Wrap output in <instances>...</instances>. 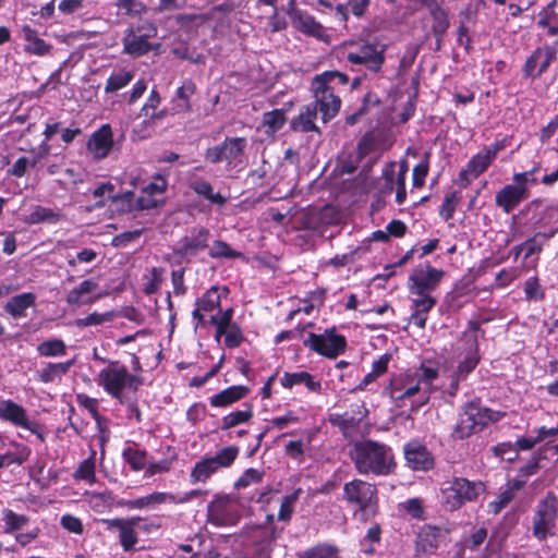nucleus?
<instances>
[{"instance_id":"338daca9","label":"nucleus","mask_w":558,"mask_h":558,"mask_svg":"<svg viewBox=\"0 0 558 558\" xmlns=\"http://www.w3.org/2000/svg\"><path fill=\"white\" fill-rule=\"evenodd\" d=\"M143 233V229H136L132 231H125L118 235H116L112 240V244L114 246H123L128 244L129 242H132L136 239H138Z\"/></svg>"},{"instance_id":"aec40b11","label":"nucleus","mask_w":558,"mask_h":558,"mask_svg":"<svg viewBox=\"0 0 558 558\" xmlns=\"http://www.w3.org/2000/svg\"><path fill=\"white\" fill-rule=\"evenodd\" d=\"M148 39L142 34H137L133 27L129 28L122 39L123 52L137 58L148 53L150 50L158 49L159 45L154 47Z\"/></svg>"},{"instance_id":"3c124183","label":"nucleus","mask_w":558,"mask_h":558,"mask_svg":"<svg viewBox=\"0 0 558 558\" xmlns=\"http://www.w3.org/2000/svg\"><path fill=\"white\" fill-rule=\"evenodd\" d=\"M114 317V314L111 312L106 313H92L84 318H78L75 320V325L77 327H87L93 325H100L107 322H111Z\"/></svg>"},{"instance_id":"72a5a7b5","label":"nucleus","mask_w":558,"mask_h":558,"mask_svg":"<svg viewBox=\"0 0 558 558\" xmlns=\"http://www.w3.org/2000/svg\"><path fill=\"white\" fill-rule=\"evenodd\" d=\"M74 364V360L61 363H48L46 367L38 372L40 381L48 384L56 379L57 376L64 375Z\"/></svg>"},{"instance_id":"4c0bfd02","label":"nucleus","mask_w":558,"mask_h":558,"mask_svg":"<svg viewBox=\"0 0 558 558\" xmlns=\"http://www.w3.org/2000/svg\"><path fill=\"white\" fill-rule=\"evenodd\" d=\"M134 77V73L132 71L121 69L118 72L111 74L107 80L105 86V93H114L131 83Z\"/></svg>"},{"instance_id":"1a4fd4ad","label":"nucleus","mask_w":558,"mask_h":558,"mask_svg":"<svg viewBox=\"0 0 558 558\" xmlns=\"http://www.w3.org/2000/svg\"><path fill=\"white\" fill-rule=\"evenodd\" d=\"M240 518L235 498L229 495H216L207 506V522L215 526H228Z\"/></svg>"},{"instance_id":"0eeeda50","label":"nucleus","mask_w":558,"mask_h":558,"mask_svg":"<svg viewBox=\"0 0 558 558\" xmlns=\"http://www.w3.org/2000/svg\"><path fill=\"white\" fill-rule=\"evenodd\" d=\"M482 482H471L463 477H456L450 487L445 490L446 505L450 510H457L465 502H471L484 492Z\"/></svg>"},{"instance_id":"4d7b16f0","label":"nucleus","mask_w":558,"mask_h":558,"mask_svg":"<svg viewBox=\"0 0 558 558\" xmlns=\"http://www.w3.org/2000/svg\"><path fill=\"white\" fill-rule=\"evenodd\" d=\"M494 452L497 457H500L501 459L509 462L514 461L519 457L515 445L511 442L498 444L494 447Z\"/></svg>"},{"instance_id":"680f3d73","label":"nucleus","mask_w":558,"mask_h":558,"mask_svg":"<svg viewBox=\"0 0 558 558\" xmlns=\"http://www.w3.org/2000/svg\"><path fill=\"white\" fill-rule=\"evenodd\" d=\"M244 340L243 333L238 325L233 324L228 328L225 337V343L228 348H236Z\"/></svg>"},{"instance_id":"473e14b6","label":"nucleus","mask_w":558,"mask_h":558,"mask_svg":"<svg viewBox=\"0 0 558 558\" xmlns=\"http://www.w3.org/2000/svg\"><path fill=\"white\" fill-rule=\"evenodd\" d=\"M414 378L423 385V396L420 401V403L423 404L429 399L433 383L438 378V371L434 367L421 365V367L414 372Z\"/></svg>"},{"instance_id":"c03bdc74","label":"nucleus","mask_w":558,"mask_h":558,"mask_svg":"<svg viewBox=\"0 0 558 558\" xmlns=\"http://www.w3.org/2000/svg\"><path fill=\"white\" fill-rule=\"evenodd\" d=\"M208 255L211 258H235L239 257L241 253L232 250L225 241L216 240L214 241Z\"/></svg>"},{"instance_id":"774afa93","label":"nucleus","mask_w":558,"mask_h":558,"mask_svg":"<svg viewBox=\"0 0 558 558\" xmlns=\"http://www.w3.org/2000/svg\"><path fill=\"white\" fill-rule=\"evenodd\" d=\"M514 498V495L512 494V490H509L508 488L499 494L497 500L490 502V508L493 509L494 513H498L502 508H505L512 499Z\"/></svg>"},{"instance_id":"bb28decb","label":"nucleus","mask_w":558,"mask_h":558,"mask_svg":"<svg viewBox=\"0 0 558 558\" xmlns=\"http://www.w3.org/2000/svg\"><path fill=\"white\" fill-rule=\"evenodd\" d=\"M304 384L308 390L319 392L322 384L314 380L313 376L307 372L288 373L286 372L281 378V385L284 388L291 389L295 385Z\"/></svg>"},{"instance_id":"6e6d98bb","label":"nucleus","mask_w":558,"mask_h":558,"mask_svg":"<svg viewBox=\"0 0 558 558\" xmlns=\"http://www.w3.org/2000/svg\"><path fill=\"white\" fill-rule=\"evenodd\" d=\"M457 204H458L457 193L452 192V193L447 194L445 196V199H444L442 205L439 210L440 217L446 221L451 219L453 217Z\"/></svg>"},{"instance_id":"864d4df0","label":"nucleus","mask_w":558,"mask_h":558,"mask_svg":"<svg viewBox=\"0 0 558 558\" xmlns=\"http://www.w3.org/2000/svg\"><path fill=\"white\" fill-rule=\"evenodd\" d=\"M264 472L257 469L250 468L243 475L235 482V488H245L252 484L262 482Z\"/></svg>"},{"instance_id":"412c9836","label":"nucleus","mask_w":558,"mask_h":558,"mask_svg":"<svg viewBox=\"0 0 558 558\" xmlns=\"http://www.w3.org/2000/svg\"><path fill=\"white\" fill-rule=\"evenodd\" d=\"M493 162L490 156H488L483 149L478 151L468 162L466 167L459 173V182L465 187L470 182L482 174Z\"/></svg>"},{"instance_id":"7c9ffc66","label":"nucleus","mask_w":558,"mask_h":558,"mask_svg":"<svg viewBox=\"0 0 558 558\" xmlns=\"http://www.w3.org/2000/svg\"><path fill=\"white\" fill-rule=\"evenodd\" d=\"M135 520L125 521L122 519H114L110 525L119 530V539L124 550H130L137 543L136 532L133 527Z\"/></svg>"},{"instance_id":"8fccbe9b","label":"nucleus","mask_w":558,"mask_h":558,"mask_svg":"<svg viewBox=\"0 0 558 558\" xmlns=\"http://www.w3.org/2000/svg\"><path fill=\"white\" fill-rule=\"evenodd\" d=\"M123 457L134 471H141L146 465V453L144 451L129 447L123 451Z\"/></svg>"},{"instance_id":"4be33fe9","label":"nucleus","mask_w":558,"mask_h":558,"mask_svg":"<svg viewBox=\"0 0 558 558\" xmlns=\"http://www.w3.org/2000/svg\"><path fill=\"white\" fill-rule=\"evenodd\" d=\"M88 149L97 159H102L108 156L112 147V133L108 124L102 125L96 131L88 141Z\"/></svg>"},{"instance_id":"79ce46f5","label":"nucleus","mask_w":558,"mask_h":558,"mask_svg":"<svg viewBox=\"0 0 558 558\" xmlns=\"http://www.w3.org/2000/svg\"><path fill=\"white\" fill-rule=\"evenodd\" d=\"M429 291H420V293H411L412 308L418 312H429L436 304V299L432 296Z\"/></svg>"},{"instance_id":"58836bf2","label":"nucleus","mask_w":558,"mask_h":558,"mask_svg":"<svg viewBox=\"0 0 558 558\" xmlns=\"http://www.w3.org/2000/svg\"><path fill=\"white\" fill-rule=\"evenodd\" d=\"M550 235L538 232L533 238L526 240L519 246H515L517 254L520 251H524V257L527 258L531 255L537 254L542 251L544 243L549 239Z\"/></svg>"},{"instance_id":"20e7f679","label":"nucleus","mask_w":558,"mask_h":558,"mask_svg":"<svg viewBox=\"0 0 558 558\" xmlns=\"http://www.w3.org/2000/svg\"><path fill=\"white\" fill-rule=\"evenodd\" d=\"M557 519L558 498L554 493L548 492L536 507L532 521L533 536L543 542L549 535H554L553 530L556 527Z\"/></svg>"},{"instance_id":"39448f33","label":"nucleus","mask_w":558,"mask_h":558,"mask_svg":"<svg viewBox=\"0 0 558 558\" xmlns=\"http://www.w3.org/2000/svg\"><path fill=\"white\" fill-rule=\"evenodd\" d=\"M239 454V448L235 446L225 447L214 457L202 459L196 462L191 471V483L206 482L220 468L230 466Z\"/></svg>"},{"instance_id":"e2e57ef3","label":"nucleus","mask_w":558,"mask_h":558,"mask_svg":"<svg viewBox=\"0 0 558 558\" xmlns=\"http://www.w3.org/2000/svg\"><path fill=\"white\" fill-rule=\"evenodd\" d=\"M524 292L527 300H542L544 298L537 278H530L525 281Z\"/></svg>"},{"instance_id":"f8f14e48","label":"nucleus","mask_w":558,"mask_h":558,"mask_svg":"<svg viewBox=\"0 0 558 558\" xmlns=\"http://www.w3.org/2000/svg\"><path fill=\"white\" fill-rule=\"evenodd\" d=\"M244 137H227L221 144L209 147L205 153V159L210 163L227 162L236 166L246 147Z\"/></svg>"},{"instance_id":"e433bc0d","label":"nucleus","mask_w":558,"mask_h":558,"mask_svg":"<svg viewBox=\"0 0 558 558\" xmlns=\"http://www.w3.org/2000/svg\"><path fill=\"white\" fill-rule=\"evenodd\" d=\"M253 417L251 405H246L244 410L230 412L221 418V429L227 430L242 423H247Z\"/></svg>"},{"instance_id":"f257e3e1","label":"nucleus","mask_w":558,"mask_h":558,"mask_svg":"<svg viewBox=\"0 0 558 558\" xmlns=\"http://www.w3.org/2000/svg\"><path fill=\"white\" fill-rule=\"evenodd\" d=\"M350 458L361 475L388 476L397 468L392 448L373 439L354 442Z\"/></svg>"},{"instance_id":"cd10ccee","label":"nucleus","mask_w":558,"mask_h":558,"mask_svg":"<svg viewBox=\"0 0 558 558\" xmlns=\"http://www.w3.org/2000/svg\"><path fill=\"white\" fill-rule=\"evenodd\" d=\"M35 294L31 292L15 295L5 303V312L14 318L23 317L25 311L35 304Z\"/></svg>"},{"instance_id":"f3484780","label":"nucleus","mask_w":558,"mask_h":558,"mask_svg":"<svg viewBox=\"0 0 558 558\" xmlns=\"http://www.w3.org/2000/svg\"><path fill=\"white\" fill-rule=\"evenodd\" d=\"M446 533L432 525L423 526L416 537V554L433 555L445 542Z\"/></svg>"},{"instance_id":"f704fd0d","label":"nucleus","mask_w":558,"mask_h":558,"mask_svg":"<svg viewBox=\"0 0 558 558\" xmlns=\"http://www.w3.org/2000/svg\"><path fill=\"white\" fill-rule=\"evenodd\" d=\"M314 80L318 86H328L335 90H337V87L347 86L349 83L348 75L339 71H326L316 75Z\"/></svg>"},{"instance_id":"5fc2aeb1","label":"nucleus","mask_w":558,"mask_h":558,"mask_svg":"<svg viewBox=\"0 0 558 558\" xmlns=\"http://www.w3.org/2000/svg\"><path fill=\"white\" fill-rule=\"evenodd\" d=\"M116 5L129 15H141L147 11V7L137 0H117Z\"/></svg>"},{"instance_id":"b1692460","label":"nucleus","mask_w":558,"mask_h":558,"mask_svg":"<svg viewBox=\"0 0 558 558\" xmlns=\"http://www.w3.org/2000/svg\"><path fill=\"white\" fill-rule=\"evenodd\" d=\"M248 392L245 386H231L219 393L213 396L209 400L210 405L215 408H225L243 399Z\"/></svg>"},{"instance_id":"09e8293b","label":"nucleus","mask_w":558,"mask_h":558,"mask_svg":"<svg viewBox=\"0 0 558 558\" xmlns=\"http://www.w3.org/2000/svg\"><path fill=\"white\" fill-rule=\"evenodd\" d=\"M196 90L195 84L191 81H186L182 86L177 89V96L180 102L177 107L182 111H190V98Z\"/></svg>"},{"instance_id":"9d476101","label":"nucleus","mask_w":558,"mask_h":558,"mask_svg":"<svg viewBox=\"0 0 558 558\" xmlns=\"http://www.w3.org/2000/svg\"><path fill=\"white\" fill-rule=\"evenodd\" d=\"M303 344L320 355L335 359L344 351L347 341L343 336L335 332V328H331L320 335L310 332Z\"/></svg>"},{"instance_id":"ddd939ff","label":"nucleus","mask_w":558,"mask_h":558,"mask_svg":"<svg viewBox=\"0 0 558 558\" xmlns=\"http://www.w3.org/2000/svg\"><path fill=\"white\" fill-rule=\"evenodd\" d=\"M0 420L11 423L14 426L25 428L35 434L44 441L41 426L28 417L26 410L12 400L0 401Z\"/></svg>"},{"instance_id":"bf43d9fd","label":"nucleus","mask_w":558,"mask_h":558,"mask_svg":"<svg viewBox=\"0 0 558 558\" xmlns=\"http://www.w3.org/2000/svg\"><path fill=\"white\" fill-rule=\"evenodd\" d=\"M75 478L93 482L95 480V464L89 459L84 460L74 473Z\"/></svg>"},{"instance_id":"9b49d317","label":"nucleus","mask_w":558,"mask_h":558,"mask_svg":"<svg viewBox=\"0 0 558 558\" xmlns=\"http://www.w3.org/2000/svg\"><path fill=\"white\" fill-rule=\"evenodd\" d=\"M377 493L375 484L359 478H354L343 486L344 500L362 511L377 505Z\"/></svg>"},{"instance_id":"a878e982","label":"nucleus","mask_w":558,"mask_h":558,"mask_svg":"<svg viewBox=\"0 0 558 558\" xmlns=\"http://www.w3.org/2000/svg\"><path fill=\"white\" fill-rule=\"evenodd\" d=\"M318 111L319 110L313 104L304 107L299 116L292 120V129L298 132H318V128L314 123Z\"/></svg>"},{"instance_id":"69168bd1","label":"nucleus","mask_w":558,"mask_h":558,"mask_svg":"<svg viewBox=\"0 0 558 558\" xmlns=\"http://www.w3.org/2000/svg\"><path fill=\"white\" fill-rule=\"evenodd\" d=\"M60 523L63 529L71 533L81 534L83 532V524L76 517L70 514L63 515Z\"/></svg>"},{"instance_id":"0e129e2a","label":"nucleus","mask_w":558,"mask_h":558,"mask_svg":"<svg viewBox=\"0 0 558 558\" xmlns=\"http://www.w3.org/2000/svg\"><path fill=\"white\" fill-rule=\"evenodd\" d=\"M296 500V495H288L282 498L278 518L281 521H289L293 512V504Z\"/></svg>"},{"instance_id":"c9c22d12","label":"nucleus","mask_w":558,"mask_h":558,"mask_svg":"<svg viewBox=\"0 0 558 558\" xmlns=\"http://www.w3.org/2000/svg\"><path fill=\"white\" fill-rule=\"evenodd\" d=\"M62 217L61 213L54 211L51 208L36 206L29 214L27 222L33 225L41 222L57 223L62 219Z\"/></svg>"},{"instance_id":"c756f323","label":"nucleus","mask_w":558,"mask_h":558,"mask_svg":"<svg viewBox=\"0 0 558 558\" xmlns=\"http://www.w3.org/2000/svg\"><path fill=\"white\" fill-rule=\"evenodd\" d=\"M189 186L197 195L203 196L213 204L223 206L227 202L225 196H222L220 193L214 192V187L209 182L201 178L191 180L189 182Z\"/></svg>"},{"instance_id":"7ed1b4c3","label":"nucleus","mask_w":558,"mask_h":558,"mask_svg":"<svg viewBox=\"0 0 558 558\" xmlns=\"http://www.w3.org/2000/svg\"><path fill=\"white\" fill-rule=\"evenodd\" d=\"M499 418V412L482 408L476 402H469L459 415V420L452 430V437L460 440L465 439L482 430L488 423L497 422Z\"/></svg>"},{"instance_id":"2f4dec72","label":"nucleus","mask_w":558,"mask_h":558,"mask_svg":"<svg viewBox=\"0 0 558 558\" xmlns=\"http://www.w3.org/2000/svg\"><path fill=\"white\" fill-rule=\"evenodd\" d=\"M421 391L423 392V385L415 378L410 379L408 375L403 381L393 383L391 397L395 400H402L404 398H411Z\"/></svg>"},{"instance_id":"ea45409f","label":"nucleus","mask_w":558,"mask_h":558,"mask_svg":"<svg viewBox=\"0 0 558 558\" xmlns=\"http://www.w3.org/2000/svg\"><path fill=\"white\" fill-rule=\"evenodd\" d=\"M37 352L40 356H62L66 352V345L61 339H50L38 344Z\"/></svg>"},{"instance_id":"6ab92c4d","label":"nucleus","mask_w":558,"mask_h":558,"mask_svg":"<svg viewBox=\"0 0 558 558\" xmlns=\"http://www.w3.org/2000/svg\"><path fill=\"white\" fill-rule=\"evenodd\" d=\"M530 195L529 189L523 186L505 185L497 192L495 203L506 214H510L521 202Z\"/></svg>"},{"instance_id":"de8ad7c7","label":"nucleus","mask_w":558,"mask_h":558,"mask_svg":"<svg viewBox=\"0 0 558 558\" xmlns=\"http://www.w3.org/2000/svg\"><path fill=\"white\" fill-rule=\"evenodd\" d=\"M3 514V520L5 522V533H12L13 531L20 530L28 523V518L26 515L16 514L10 509L4 510Z\"/></svg>"},{"instance_id":"37998d69","label":"nucleus","mask_w":558,"mask_h":558,"mask_svg":"<svg viewBox=\"0 0 558 558\" xmlns=\"http://www.w3.org/2000/svg\"><path fill=\"white\" fill-rule=\"evenodd\" d=\"M197 306L203 312H211L217 307H220V295L218 289L210 288L201 299L196 301Z\"/></svg>"},{"instance_id":"a211bd4d","label":"nucleus","mask_w":558,"mask_h":558,"mask_svg":"<svg viewBox=\"0 0 558 558\" xmlns=\"http://www.w3.org/2000/svg\"><path fill=\"white\" fill-rule=\"evenodd\" d=\"M407 465L414 471H428L434 466V458L427 448L416 441L404 446Z\"/></svg>"},{"instance_id":"dca6fc26","label":"nucleus","mask_w":558,"mask_h":558,"mask_svg":"<svg viewBox=\"0 0 558 558\" xmlns=\"http://www.w3.org/2000/svg\"><path fill=\"white\" fill-rule=\"evenodd\" d=\"M557 47L545 45L536 48L526 59L523 72L529 77H539L557 58Z\"/></svg>"},{"instance_id":"052dcab7","label":"nucleus","mask_w":558,"mask_h":558,"mask_svg":"<svg viewBox=\"0 0 558 558\" xmlns=\"http://www.w3.org/2000/svg\"><path fill=\"white\" fill-rule=\"evenodd\" d=\"M428 155H425V159L417 163L413 169V185L416 187H422L425 182V178L428 173Z\"/></svg>"},{"instance_id":"423d86ee","label":"nucleus","mask_w":558,"mask_h":558,"mask_svg":"<svg viewBox=\"0 0 558 558\" xmlns=\"http://www.w3.org/2000/svg\"><path fill=\"white\" fill-rule=\"evenodd\" d=\"M210 231L203 226L192 227L173 247V254L182 260L190 263L199 253L209 247Z\"/></svg>"},{"instance_id":"5701e85b","label":"nucleus","mask_w":558,"mask_h":558,"mask_svg":"<svg viewBox=\"0 0 558 558\" xmlns=\"http://www.w3.org/2000/svg\"><path fill=\"white\" fill-rule=\"evenodd\" d=\"M444 0H426L424 7L429 11L433 19V35L445 36L450 26L447 11L442 8Z\"/></svg>"},{"instance_id":"6e6552de","label":"nucleus","mask_w":558,"mask_h":558,"mask_svg":"<svg viewBox=\"0 0 558 558\" xmlns=\"http://www.w3.org/2000/svg\"><path fill=\"white\" fill-rule=\"evenodd\" d=\"M345 59L351 65H361L372 73H378L385 62V46L365 43L348 51Z\"/></svg>"},{"instance_id":"c85d7f7f","label":"nucleus","mask_w":558,"mask_h":558,"mask_svg":"<svg viewBox=\"0 0 558 558\" xmlns=\"http://www.w3.org/2000/svg\"><path fill=\"white\" fill-rule=\"evenodd\" d=\"M23 37L26 41L25 51L36 56H45L50 52L51 46L39 38L37 32L26 25L22 28Z\"/></svg>"},{"instance_id":"603ef678","label":"nucleus","mask_w":558,"mask_h":558,"mask_svg":"<svg viewBox=\"0 0 558 558\" xmlns=\"http://www.w3.org/2000/svg\"><path fill=\"white\" fill-rule=\"evenodd\" d=\"M478 361L480 359L476 351L470 352L464 360L459 363L456 375L461 379H465L466 376L476 367Z\"/></svg>"},{"instance_id":"2eb2a0df","label":"nucleus","mask_w":558,"mask_h":558,"mask_svg":"<svg viewBox=\"0 0 558 558\" xmlns=\"http://www.w3.org/2000/svg\"><path fill=\"white\" fill-rule=\"evenodd\" d=\"M444 271L432 267L429 264L417 266L410 275V293H420V291H434L441 278Z\"/></svg>"},{"instance_id":"4468645a","label":"nucleus","mask_w":558,"mask_h":558,"mask_svg":"<svg viewBox=\"0 0 558 558\" xmlns=\"http://www.w3.org/2000/svg\"><path fill=\"white\" fill-rule=\"evenodd\" d=\"M312 90L314 93L313 105L322 113L324 122L331 120L339 111L341 106L340 97L335 93L336 90L328 86H318L315 84V80L312 81Z\"/></svg>"},{"instance_id":"393cba45","label":"nucleus","mask_w":558,"mask_h":558,"mask_svg":"<svg viewBox=\"0 0 558 558\" xmlns=\"http://www.w3.org/2000/svg\"><path fill=\"white\" fill-rule=\"evenodd\" d=\"M293 27L306 35L320 38L324 34L322 24L315 19L302 11L291 16Z\"/></svg>"},{"instance_id":"f03ea898","label":"nucleus","mask_w":558,"mask_h":558,"mask_svg":"<svg viewBox=\"0 0 558 558\" xmlns=\"http://www.w3.org/2000/svg\"><path fill=\"white\" fill-rule=\"evenodd\" d=\"M98 385L121 404L125 403L123 390L131 388L134 391L142 385V379L129 373L124 365L118 361H108V366L102 368L97 377Z\"/></svg>"},{"instance_id":"a19ab883","label":"nucleus","mask_w":558,"mask_h":558,"mask_svg":"<svg viewBox=\"0 0 558 558\" xmlns=\"http://www.w3.org/2000/svg\"><path fill=\"white\" fill-rule=\"evenodd\" d=\"M97 288V283L87 279L82 281L77 287L73 288L66 294L65 301L69 305H76L81 303L83 295L93 292Z\"/></svg>"},{"instance_id":"13d9d810","label":"nucleus","mask_w":558,"mask_h":558,"mask_svg":"<svg viewBox=\"0 0 558 558\" xmlns=\"http://www.w3.org/2000/svg\"><path fill=\"white\" fill-rule=\"evenodd\" d=\"M110 199L113 203H121V210L129 211L135 209V203H134V192L133 191H125L120 194H112L110 195Z\"/></svg>"},{"instance_id":"a18cd8bd","label":"nucleus","mask_w":558,"mask_h":558,"mask_svg":"<svg viewBox=\"0 0 558 558\" xmlns=\"http://www.w3.org/2000/svg\"><path fill=\"white\" fill-rule=\"evenodd\" d=\"M286 122L284 111L282 109H275L263 114V124L271 132L280 130Z\"/></svg>"},{"instance_id":"49530a36","label":"nucleus","mask_w":558,"mask_h":558,"mask_svg":"<svg viewBox=\"0 0 558 558\" xmlns=\"http://www.w3.org/2000/svg\"><path fill=\"white\" fill-rule=\"evenodd\" d=\"M299 558H340L339 550L335 546L318 545L306 550Z\"/></svg>"}]
</instances>
